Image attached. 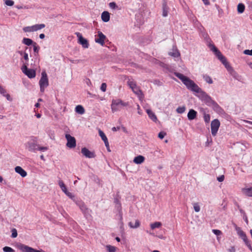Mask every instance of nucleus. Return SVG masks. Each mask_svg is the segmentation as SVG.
Returning a JSON list of instances; mask_svg holds the SVG:
<instances>
[{
  "label": "nucleus",
  "mask_w": 252,
  "mask_h": 252,
  "mask_svg": "<svg viewBox=\"0 0 252 252\" xmlns=\"http://www.w3.org/2000/svg\"><path fill=\"white\" fill-rule=\"evenodd\" d=\"M175 76L180 79L187 88L196 93H199L201 89L191 79L180 73H175Z\"/></svg>",
  "instance_id": "f257e3e1"
},
{
  "label": "nucleus",
  "mask_w": 252,
  "mask_h": 252,
  "mask_svg": "<svg viewBox=\"0 0 252 252\" xmlns=\"http://www.w3.org/2000/svg\"><path fill=\"white\" fill-rule=\"evenodd\" d=\"M213 50L214 52H215V54L218 57V59L224 65L225 67L227 69V71L229 72V73L233 77H234L235 78H237V77L238 76V74L230 66L229 63L227 62L225 57L221 54V52L216 47H213Z\"/></svg>",
  "instance_id": "f03ea898"
},
{
  "label": "nucleus",
  "mask_w": 252,
  "mask_h": 252,
  "mask_svg": "<svg viewBox=\"0 0 252 252\" xmlns=\"http://www.w3.org/2000/svg\"><path fill=\"white\" fill-rule=\"evenodd\" d=\"M128 105V102H124L121 99H113L111 104V110L112 112L120 111L123 107Z\"/></svg>",
  "instance_id": "7ed1b4c3"
},
{
  "label": "nucleus",
  "mask_w": 252,
  "mask_h": 252,
  "mask_svg": "<svg viewBox=\"0 0 252 252\" xmlns=\"http://www.w3.org/2000/svg\"><path fill=\"white\" fill-rule=\"evenodd\" d=\"M39 84L41 92L43 93L45 88L49 85L48 76L45 71L41 73V77L39 81Z\"/></svg>",
  "instance_id": "20e7f679"
},
{
  "label": "nucleus",
  "mask_w": 252,
  "mask_h": 252,
  "mask_svg": "<svg viewBox=\"0 0 252 252\" xmlns=\"http://www.w3.org/2000/svg\"><path fill=\"white\" fill-rule=\"evenodd\" d=\"M127 84L129 87L132 89L134 94L138 96L142 94V92L139 88L136 85V84L133 79H128L127 81Z\"/></svg>",
  "instance_id": "39448f33"
},
{
  "label": "nucleus",
  "mask_w": 252,
  "mask_h": 252,
  "mask_svg": "<svg viewBox=\"0 0 252 252\" xmlns=\"http://www.w3.org/2000/svg\"><path fill=\"white\" fill-rule=\"evenodd\" d=\"M220 126V122L218 119L213 120L211 124V133L213 136L216 135Z\"/></svg>",
  "instance_id": "423d86ee"
},
{
  "label": "nucleus",
  "mask_w": 252,
  "mask_h": 252,
  "mask_svg": "<svg viewBox=\"0 0 252 252\" xmlns=\"http://www.w3.org/2000/svg\"><path fill=\"white\" fill-rule=\"evenodd\" d=\"M65 136L67 140L66 146L69 148L75 147L76 145L75 138L69 134H66Z\"/></svg>",
  "instance_id": "0eeeda50"
},
{
  "label": "nucleus",
  "mask_w": 252,
  "mask_h": 252,
  "mask_svg": "<svg viewBox=\"0 0 252 252\" xmlns=\"http://www.w3.org/2000/svg\"><path fill=\"white\" fill-rule=\"evenodd\" d=\"M23 72L29 78H33L35 77V71L32 69H28L26 65L22 68Z\"/></svg>",
  "instance_id": "6e6552de"
},
{
  "label": "nucleus",
  "mask_w": 252,
  "mask_h": 252,
  "mask_svg": "<svg viewBox=\"0 0 252 252\" xmlns=\"http://www.w3.org/2000/svg\"><path fill=\"white\" fill-rule=\"evenodd\" d=\"M18 248L22 252H41L39 250L34 249L23 244H19Z\"/></svg>",
  "instance_id": "1a4fd4ad"
},
{
  "label": "nucleus",
  "mask_w": 252,
  "mask_h": 252,
  "mask_svg": "<svg viewBox=\"0 0 252 252\" xmlns=\"http://www.w3.org/2000/svg\"><path fill=\"white\" fill-rule=\"evenodd\" d=\"M76 34L77 36L78 37V43L82 45L83 48H88L89 46V44L88 43V40L84 38L82 34L79 32H76Z\"/></svg>",
  "instance_id": "9d476101"
},
{
  "label": "nucleus",
  "mask_w": 252,
  "mask_h": 252,
  "mask_svg": "<svg viewBox=\"0 0 252 252\" xmlns=\"http://www.w3.org/2000/svg\"><path fill=\"white\" fill-rule=\"evenodd\" d=\"M105 38L106 36L101 32L99 31L97 35H95V41L100 44L101 45L103 46Z\"/></svg>",
  "instance_id": "9b49d317"
},
{
  "label": "nucleus",
  "mask_w": 252,
  "mask_h": 252,
  "mask_svg": "<svg viewBox=\"0 0 252 252\" xmlns=\"http://www.w3.org/2000/svg\"><path fill=\"white\" fill-rule=\"evenodd\" d=\"M81 153L85 157L88 158H94L95 157V155L94 152L89 151L85 147L82 148Z\"/></svg>",
  "instance_id": "f8f14e48"
},
{
  "label": "nucleus",
  "mask_w": 252,
  "mask_h": 252,
  "mask_svg": "<svg viewBox=\"0 0 252 252\" xmlns=\"http://www.w3.org/2000/svg\"><path fill=\"white\" fill-rule=\"evenodd\" d=\"M239 235L241 236V238L245 242L246 245L250 249L252 250V249L250 244V242L248 240L245 233L242 231L239 233Z\"/></svg>",
  "instance_id": "ddd939ff"
},
{
  "label": "nucleus",
  "mask_w": 252,
  "mask_h": 252,
  "mask_svg": "<svg viewBox=\"0 0 252 252\" xmlns=\"http://www.w3.org/2000/svg\"><path fill=\"white\" fill-rule=\"evenodd\" d=\"M27 147L29 151L35 152L37 150L38 145L34 142H29L27 143Z\"/></svg>",
  "instance_id": "4468645a"
},
{
  "label": "nucleus",
  "mask_w": 252,
  "mask_h": 252,
  "mask_svg": "<svg viewBox=\"0 0 252 252\" xmlns=\"http://www.w3.org/2000/svg\"><path fill=\"white\" fill-rule=\"evenodd\" d=\"M15 170L16 172L19 174L22 177H25L27 176V173L25 170H24L20 166H16L15 168Z\"/></svg>",
  "instance_id": "2eb2a0df"
},
{
  "label": "nucleus",
  "mask_w": 252,
  "mask_h": 252,
  "mask_svg": "<svg viewBox=\"0 0 252 252\" xmlns=\"http://www.w3.org/2000/svg\"><path fill=\"white\" fill-rule=\"evenodd\" d=\"M197 112L193 109L189 110L188 114V118L189 120H192L196 118L197 116Z\"/></svg>",
  "instance_id": "dca6fc26"
},
{
  "label": "nucleus",
  "mask_w": 252,
  "mask_h": 252,
  "mask_svg": "<svg viewBox=\"0 0 252 252\" xmlns=\"http://www.w3.org/2000/svg\"><path fill=\"white\" fill-rule=\"evenodd\" d=\"M149 117L154 122H157L158 118L155 114L150 109L146 110Z\"/></svg>",
  "instance_id": "f3484780"
},
{
  "label": "nucleus",
  "mask_w": 252,
  "mask_h": 252,
  "mask_svg": "<svg viewBox=\"0 0 252 252\" xmlns=\"http://www.w3.org/2000/svg\"><path fill=\"white\" fill-rule=\"evenodd\" d=\"M145 158L143 156H138L134 158L133 162L136 164H141L144 161Z\"/></svg>",
  "instance_id": "a211bd4d"
},
{
  "label": "nucleus",
  "mask_w": 252,
  "mask_h": 252,
  "mask_svg": "<svg viewBox=\"0 0 252 252\" xmlns=\"http://www.w3.org/2000/svg\"><path fill=\"white\" fill-rule=\"evenodd\" d=\"M102 20L104 22H107L110 20V15L108 12L104 11L101 14Z\"/></svg>",
  "instance_id": "6ab92c4d"
},
{
  "label": "nucleus",
  "mask_w": 252,
  "mask_h": 252,
  "mask_svg": "<svg viewBox=\"0 0 252 252\" xmlns=\"http://www.w3.org/2000/svg\"><path fill=\"white\" fill-rule=\"evenodd\" d=\"M242 192L247 196L252 197V187L243 189Z\"/></svg>",
  "instance_id": "aec40b11"
},
{
  "label": "nucleus",
  "mask_w": 252,
  "mask_h": 252,
  "mask_svg": "<svg viewBox=\"0 0 252 252\" xmlns=\"http://www.w3.org/2000/svg\"><path fill=\"white\" fill-rule=\"evenodd\" d=\"M140 224V222L139 220H135V223L134 224L132 222H129L128 223V225L129 226V227L130 228H137V227H139Z\"/></svg>",
  "instance_id": "412c9836"
},
{
  "label": "nucleus",
  "mask_w": 252,
  "mask_h": 252,
  "mask_svg": "<svg viewBox=\"0 0 252 252\" xmlns=\"http://www.w3.org/2000/svg\"><path fill=\"white\" fill-rule=\"evenodd\" d=\"M245 6L242 3H240L237 5V11L239 13H242L244 12Z\"/></svg>",
  "instance_id": "4be33fe9"
},
{
  "label": "nucleus",
  "mask_w": 252,
  "mask_h": 252,
  "mask_svg": "<svg viewBox=\"0 0 252 252\" xmlns=\"http://www.w3.org/2000/svg\"><path fill=\"white\" fill-rule=\"evenodd\" d=\"M34 32L37 31L45 27V25L44 24H35L33 25Z\"/></svg>",
  "instance_id": "5701e85b"
},
{
  "label": "nucleus",
  "mask_w": 252,
  "mask_h": 252,
  "mask_svg": "<svg viewBox=\"0 0 252 252\" xmlns=\"http://www.w3.org/2000/svg\"><path fill=\"white\" fill-rule=\"evenodd\" d=\"M106 249L108 252H116V251L117 250V247L113 246H111L110 245H106Z\"/></svg>",
  "instance_id": "b1692460"
},
{
  "label": "nucleus",
  "mask_w": 252,
  "mask_h": 252,
  "mask_svg": "<svg viewBox=\"0 0 252 252\" xmlns=\"http://www.w3.org/2000/svg\"><path fill=\"white\" fill-rule=\"evenodd\" d=\"M75 111L77 113L80 114H83L85 113V109L81 105H77L75 107Z\"/></svg>",
  "instance_id": "393cba45"
},
{
  "label": "nucleus",
  "mask_w": 252,
  "mask_h": 252,
  "mask_svg": "<svg viewBox=\"0 0 252 252\" xmlns=\"http://www.w3.org/2000/svg\"><path fill=\"white\" fill-rule=\"evenodd\" d=\"M161 225V223L159 221H157L150 224L151 228L153 230L157 228H159Z\"/></svg>",
  "instance_id": "a878e982"
},
{
  "label": "nucleus",
  "mask_w": 252,
  "mask_h": 252,
  "mask_svg": "<svg viewBox=\"0 0 252 252\" xmlns=\"http://www.w3.org/2000/svg\"><path fill=\"white\" fill-rule=\"evenodd\" d=\"M22 42L28 46H30L33 44V41L31 39L25 37L23 38Z\"/></svg>",
  "instance_id": "bb28decb"
},
{
  "label": "nucleus",
  "mask_w": 252,
  "mask_h": 252,
  "mask_svg": "<svg viewBox=\"0 0 252 252\" xmlns=\"http://www.w3.org/2000/svg\"><path fill=\"white\" fill-rule=\"evenodd\" d=\"M203 78L204 79V80L209 84H211L213 83V81L211 77L207 74L203 75Z\"/></svg>",
  "instance_id": "cd10ccee"
},
{
  "label": "nucleus",
  "mask_w": 252,
  "mask_h": 252,
  "mask_svg": "<svg viewBox=\"0 0 252 252\" xmlns=\"http://www.w3.org/2000/svg\"><path fill=\"white\" fill-rule=\"evenodd\" d=\"M99 135L101 137L102 140L104 141V143H107V138L106 136L104 133L101 130H99Z\"/></svg>",
  "instance_id": "c85d7f7f"
},
{
  "label": "nucleus",
  "mask_w": 252,
  "mask_h": 252,
  "mask_svg": "<svg viewBox=\"0 0 252 252\" xmlns=\"http://www.w3.org/2000/svg\"><path fill=\"white\" fill-rule=\"evenodd\" d=\"M59 185L63 191L64 192V193H66L67 190L63 182L62 181H60L59 182Z\"/></svg>",
  "instance_id": "c756f323"
},
{
  "label": "nucleus",
  "mask_w": 252,
  "mask_h": 252,
  "mask_svg": "<svg viewBox=\"0 0 252 252\" xmlns=\"http://www.w3.org/2000/svg\"><path fill=\"white\" fill-rule=\"evenodd\" d=\"M23 31L26 32H34L33 27V26H28V27H24L23 28Z\"/></svg>",
  "instance_id": "7c9ffc66"
},
{
  "label": "nucleus",
  "mask_w": 252,
  "mask_h": 252,
  "mask_svg": "<svg viewBox=\"0 0 252 252\" xmlns=\"http://www.w3.org/2000/svg\"><path fill=\"white\" fill-rule=\"evenodd\" d=\"M19 53L20 54V55L21 56H23V58L26 61H28L29 60V57H28V53H26V52H23V51H19Z\"/></svg>",
  "instance_id": "2f4dec72"
},
{
  "label": "nucleus",
  "mask_w": 252,
  "mask_h": 252,
  "mask_svg": "<svg viewBox=\"0 0 252 252\" xmlns=\"http://www.w3.org/2000/svg\"><path fill=\"white\" fill-rule=\"evenodd\" d=\"M193 209L196 212H199L200 210V206L198 203H194L193 204Z\"/></svg>",
  "instance_id": "473e14b6"
},
{
  "label": "nucleus",
  "mask_w": 252,
  "mask_h": 252,
  "mask_svg": "<svg viewBox=\"0 0 252 252\" xmlns=\"http://www.w3.org/2000/svg\"><path fill=\"white\" fill-rule=\"evenodd\" d=\"M186 108L185 106L179 107L177 108L176 111L178 113L182 114L185 112Z\"/></svg>",
  "instance_id": "72a5a7b5"
},
{
  "label": "nucleus",
  "mask_w": 252,
  "mask_h": 252,
  "mask_svg": "<svg viewBox=\"0 0 252 252\" xmlns=\"http://www.w3.org/2000/svg\"><path fill=\"white\" fill-rule=\"evenodd\" d=\"M204 120L205 123H209L210 121V115L208 114H204Z\"/></svg>",
  "instance_id": "f704fd0d"
},
{
  "label": "nucleus",
  "mask_w": 252,
  "mask_h": 252,
  "mask_svg": "<svg viewBox=\"0 0 252 252\" xmlns=\"http://www.w3.org/2000/svg\"><path fill=\"white\" fill-rule=\"evenodd\" d=\"M3 251L4 252H14V250L9 247H4L3 248Z\"/></svg>",
  "instance_id": "c9c22d12"
},
{
  "label": "nucleus",
  "mask_w": 252,
  "mask_h": 252,
  "mask_svg": "<svg viewBox=\"0 0 252 252\" xmlns=\"http://www.w3.org/2000/svg\"><path fill=\"white\" fill-rule=\"evenodd\" d=\"M80 208L84 213H85L88 210L86 205L84 203H82L80 205Z\"/></svg>",
  "instance_id": "e433bc0d"
},
{
  "label": "nucleus",
  "mask_w": 252,
  "mask_h": 252,
  "mask_svg": "<svg viewBox=\"0 0 252 252\" xmlns=\"http://www.w3.org/2000/svg\"><path fill=\"white\" fill-rule=\"evenodd\" d=\"M11 232H12L11 237L16 238L17 236V230L15 228H13L11 230Z\"/></svg>",
  "instance_id": "4c0bfd02"
},
{
  "label": "nucleus",
  "mask_w": 252,
  "mask_h": 252,
  "mask_svg": "<svg viewBox=\"0 0 252 252\" xmlns=\"http://www.w3.org/2000/svg\"><path fill=\"white\" fill-rule=\"evenodd\" d=\"M106 88H107V85L105 83H102L101 87H100V90L103 92H105L106 91Z\"/></svg>",
  "instance_id": "58836bf2"
},
{
  "label": "nucleus",
  "mask_w": 252,
  "mask_h": 252,
  "mask_svg": "<svg viewBox=\"0 0 252 252\" xmlns=\"http://www.w3.org/2000/svg\"><path fill=\"white\" fill-rule=\"evenodd\" d=\"M14 3V1L11 0H6L5 1V4L8 6H12Z\"/></svg>",
  "instance_id": "ea45409f"
},
{
  "label": "nucleus",
  "mask_w": 252,
  "mask_h": 252,
  "mask_svg": "<svg viewBox=\"0 0 252 252\" xmlns=\"http://www.w3.org/2000/svg\"><path fill=\"white\" fill-rule=\"evenodd\" d=\"M0 93L3 96L6 94V91L2 86L0 85Z\"/></svg>",
  "instance_id": "a19ab883"
},
{
  "label": "nucleus",
  "mask_w": 252,
  "mask_h": 252,
  "mask_svg": "<svg viewBox=\"0 0 252 252\" xmlns=\"http://www.w3.org/2000/svg\"><path fill=\"white\" fill-rule=\"evenodd\" d=\"M109 7L112 9H115L118 7L116 3L114 2H111L109 4Z\"/></svg>",
  "instance_id": "79ce46f5"
},
{
  "label": "nucleus",
  "mask_w": 252,
  "mask_h": 252,
  "mask_svg": "<svg viewBox=\"0 0 252 252\" xmlns=\"http://www.w3.org/2000/svg\"><path fill=\"white\" fill-rule=\"evenodd\" d=\"M169 54L170 56H173L174 57H177L180 56V53L178 51H176L175 52H170Z\"/></svg>",
  "instance_id": "37998d69"
},
{
  "label": "nucleus",
  "mask_w": 252,
  "mask_h": 252,
  "mask_svg": "<svg viewBox=\"0 0 252 252\" xmlns=\"http://www.w3.org/2000/svg\"><path fill=\"white\" fill-rule=\"evenodd\" d=\"M165 135H166V133H165V132H163V131H161V132H160L158 133V137L160 139H163V138L164 137V136H165Z\"/></svg>",
  "instance_id": "c03bdc74"
},
{
  "label": "nucleus",
  "mask_w": 252,
  "mask_h": 252,
  "mask_svg": "<svg viewBox=\"0 0 252 252\" xmlns=\"http://www.w3.org/2000/svg\"><path fill=\"white\" fill-rule=\"evenodd\" d=\"M213 232L216 235H220L222 234L221 231L218 229H213Z\"/></svg>",
  "instance_id": "a18cd8bd"
},
{
  "label": "nucleus",
  "mask_w": 252,
  "mask_h": 252,
  "mask_svg": "<svg viewBox=\"0 0 252 252\" xmlns=\"http://www.w3.org/2000/svg\"><path fill=\"white\" fill-rule=\"evenodd\" d=\"M33 51L34 52L37 53L39 51V47L36 45L35 42L33 43Z\"/></svg>",
  "instance_id": "49530a36"
},
{
  "label": "nucleus",
  "mask_w": 252,
  "mask_h": 252,
  "mask_svg": "<svg viewBox=\"0 0 252 252\" xmlns=\"http://www.w3.org/2000/svg\"><path fill=\"white\" fill-rule=\"evenodd\" d=\"M47 150H48V147H41V146H39L38 145L37 150H39V151H46Z\"/></svg>",
  "instance_id": "de8ad7c7"
},
{
  "label": "nucleus",
  "mask_w": 252,
  "mask_h": 252,
  "mask_svg": "<svg viewBox=\"0 0 252 252\" xmlns=\"http://www.w3.org/2000/svg\"><path fill=\"white\" fill-rule=\"evenodd\" d=\"M244 53L246 55H249L252 56V50H245L244 51Z\"/></svg>",
  "instance_id": "09e8293b"
},
{
  "label": "nucleus",
  "mask_w": 252,
  "mask_h": 252,
  "mask_svg": "<svg viewBox=\"0 0 252 252\" xmlns=\"http://www.w3.org/2000/svg\"><path fill=\"white\" fill-rule=\"evenodd\" d=\"M224 179V176L223 175H221L219 177H218L217 180L219 182H222Z\"/></svg>",
  "instance_id": "8fccbe9b"
},
{
  "label": "nucleus",
  "mask_w": 252,
  "mask_h": 252,
  "mask_svg": "<svg viewBox=\"0 0 252 252\" xmlns=\"http://www.w3.org/2000/svg\"><path fill=\"white\" fill-rule=\"evenodd\" d=\"M167 14H168V11L166 9H165V8H164L163 9V13H162V15L164 16V17H166L167 16Z\"/></svg>",
  "instance_id": "3c124183"
},
{
  "label": "nucleus",
  "mask_w": 252,
  "mask_h": 252,
  "mask_svg": "<svg viewBox=\"0 0 252 252\" xmlns=\"http://www.w3.org/2000/svg\"><path fill=\"white\" fill-rule=\"evenodd\" d=\"M4 96L6 97V99L8 100L12 101V98L11 97L10 95L9 94H6Z\"/></svg>",
  "instance_id": "603ef678"
},
{
  "label": "nucleus",
  "mask_w": 252,
  "mask_h": 252,
  "mask_svg": "<svg viewBox=\"0 0 252 252\" xmlns=\"http://www.w3.org/2000/svg\"><path fill=\"white\" fill-rule=\"evenodd\" d=\"M105 143V146L107 148V150L108 152H110L111 150L110 149V148H109V142H108V141L107 140V143Z\"/></svg>",
  "instance_id": "864d4df0"
},
{
  "label": "nucleus",
  "mask_w": 252,
  "mask_h": 252,
  "mask_svg": "<svg viewBox=\"0 0 252 252\" xmlns=\"http://www.w3.org/2000/svg\"><path fill=\"white\" fill-rule=\"evenodd\" d=\"M120 128H121V127H120V126H117V127H113L112 128V131H117V130H120Z\"/></svg>",
  "instance_id": "5fc2aeb1"
},
{
  "label": "nucleus",
  "mask_w": 252,
  "mask_h": 252,
  "mask_svg": "<svg viewBox=\"0 0 252 252\" xmlns=\"http://www.w3.org/2000/svg\"><path fill=\"white\" fill-rule=\"evenodd\" d=\"M229 252H235V249L234 247H232L230 249L228 250Z\"/></svg>",
  "instance_id": "6e6d98bb"
},
{
  "label": "nucleus",
  "mask_w": 252,
  "mask_h": 252,
  "mask_svg": "<svg viewBox=\"0 0 252 252\" xmlns=\"http://www.w3.org/2000/svg\"><path fill=\"white\" fill-rule=\"evenodd\" d=\"M66 195H67L68 196H69V197L70 198H72L73 197V196L72 195V194L68 192V191H67V192H66V193H65Z\"/></svg>",
  "instance_id": "4d7b16f0"
},
{
  "label": "nucleus",
  "mask_w": 252,
  "mask_h": 252,
  "mask_svg": "<svg viewBox=\"0 0 252 252\" xmlns=\"http://www.w3.org/2000/svg\"><path fill=\"white\" fill-rule=\"evenodd\" d=\"M202 1L205 5H208L210 3L209 0H202Z\"/></svg>",
  "instance_id": "13d9d810"
},
{
  "label": "nucleus",
  "mask_w": 252,
  "mask_h": 252,
  "mask_svg": "<svg viewBox=\"0 0 252 252\" xmlns=\"http://www.w3.org/2000/svg\"><path fill=\"white\" fill-rule=\"evenodd\" d=\"M44 37H45V35H44V34H43V33H41V34H40V35H39V38H40V39H43V38H44Z\"/></svg>",
  "instance_id": "bf43d9fd"
},
{
  "label": "nucleus",
  "mask_w": 252,
  "mask_h": 252,
  "mask_svg": "<svg viewBox=\"0 0 252 252\" xmlns=\"http://www.w3.org/2000/svg\"><path fill=\"white\" fill-rule=\"evenodd\" d=\"M121 128L122 129V130H123V131L125 132H126V128L124 126H122Z\"/></svg>",
  "instance_id": "052dcab7"
},
{
  "label": "nucleus",
  "mask_w": 252,
  "mask_h": 252,
  "mask_svg": "<svg viewBox=\"0 0 252 252\" xmlns=\"http://www.w3.org/2000/svg\"><path fill=\"white\" fill-rule=\"evenodd\" d=\"M246 123H248L249 124H251V125H252V121H247V120H245L244 121Z\"/></svg>",
  "instance_id": "680f3d73"
},
{
  "label": "nucleus",
  "mask_w": 252,
  "mask_h": 252,
  "mask_svg": "<svg viewBox=\"0 0 252 252\" xmlns=\"http://www.w3.org/2000/svg\"><path fill=\"white\" fill-rule=\"evenodd\" d=\"M137 107H138L137 108H138V113H139L140 115H141V112H140V106H139V105H137Z\"/></svg>",
  "instance_id": "e2e57ef3"
},
{
  "label": "nucleus",
  "mask_w": 252,
  "mask_h": 252,
  "mask_svg": "<svg viewBox=\"0 0 252 252\" xmlns=\"http://www.w3.org/2000/svg\"><path fill=\"white\" fill-rule=\"evenodd\" d=\"M115 239L117 242H119L120 241V238L118 237H116Z\"/></svg>",
  "instance_id": "0e129e2a"
},
{
  "label": "nucleus",
  "mask_w": 252,
  "mask_h": 252,
  "mask_svg": "<svg viewBox=\"0 0 252 252\" xmlns=\"http://www.w3.org/2000/svg\"><path fill=\"white\" fill-rule=\"evenodd\" d=\"M40 106V104L38 102V103H36L35 104V106L36 107H38L39 106Z\"/></svg>",
  "instance_id": "69168bd1"
},
{
  "label": "nucleus",
  "mask_w": 252,
  "mask_h": 252,
  "mask_svg": "<svg viewBox=\"0 0 252 252\" xmlns=\"http://www.w3.org/2000/svg\"><path fill=\"white\" fill-rule=\"evenodd\" d=\"M41 114H36V117H37V118H40V117H41Z\"/></svg>",
  "instance_id": "338daca9"
},
{
  "label": "nucleus",
  "mask_w": 252,
  "mask_h": 252,
  "mask_svg": "<svg viewBox=\"0 0 252 252\" xmlns=\"http://www.w3.org/2000/svg\"><path fill=\"white\" fill-rule=\"evenodd\" d=\"M249 66L251 69H252V63H249Z\"/></svg>",
  "instance_id": "774afa93"
}]
</instances>
